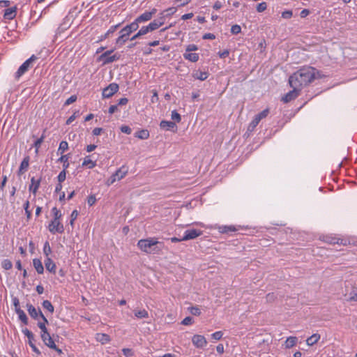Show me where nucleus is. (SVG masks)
Wrapping results in <instances>:
<instances>
[{
	"mask_svg": "<svg viewBox=\"0 0 357 357\" xmlns=\"http://www.w3.org/2000/svg\"><path fill=\"white\" fill-rule=\"evenodd\" d=\"M315 69L312 67H305L294 73L289 78L291 87H294L301 91L307 86L314 79Z\"/></svg>",
	"mask_w": 357,
	"mask_h": 357,
	"instance_id": "f257e3e1",
	"label": "nucleus"
},
{
	"mask_svg": "<svg viewBox=\"0 0 357 357\" xmlns=\"http://www.w3.org/2000/svg\"><path fill=\"white\" fill-rule=\"evenodd\" d=\"M162 245L163 243L154 237L140 239L137 242L139 249L147 254H159L162 249Z\"/></svg>",
	"mask_w": 357,
	"mask_h": 357,
	"instance_id": "f03ea898",
	"label": "nucleus"
},
{
	"mask_svg": "<svg viewBox=\"0 0 357 357\" xmlns=\"http://www.w3.org/2000/svg\"><path fill=\"white\" fill-rule=\"evenodd\" d=\"M137 29L138 26H136L133 22L125 26L119 31V36L116 39V45L119 47L123 46L128 40H130V34Z\"/></svg>",
	"mask_w": 357,
	"mask_h": 357,
	"instance_id": "7ed1b4c3",
	"label": "nucleus"
},
{
	"mask_svg": "<svg viewBox=\"0 0 357 357\" xmlns=\"http://www.w3.org/2000/svg\"><path fill=\"white\" fill-rule=\"evenodd\" d=\"M40 338L45 346L56 351L59 354H62V350L57 347L47 328L40 331Z\"/></svg>",
	"mask_w": 357,
	"mask_h": 357,
	"instance_id": "20e7f679",
	"label": "nucleus"
},
{
	"mask_svg": "<svg viewBox=\"0 0 357 357\" xmlns=\"http://www.w3.org/2000/svg\"><path fill=\"white\" fill-rule=\"evenodd\" d=\"M156 12L157 9L155 8H152L151 10L145 11L139 15L132 22L136 26L139 27L140 23L150 21Z\"/></svg>",
	"mask_w": 357,
	"mask_h": 357,
	"instance_id": "39448f33",
	"label": "nucleus"
},
{
	"mask_svg": "<svg viewBox=\"0 0 357 357\" xmlns=\"http://www.w3.org/2000/svg\"><path fill=\"white\" fill-rule=\"evenodd\" d=\"M48 229L52 234H62L64 231V227L60 222V219H53L49 223Z\"/></svg>",
	"mask_w": 357,
	"mask_h": 357,
	"instance_id": "423d86ee",
	"label": "nucleus"
},
{
	"mask_svg": "<svg viewBox=\"0 0 357 357\" xmlns=\"http://www.w3.org/2000/svg\"><path fill=\"white\" fill-rule=\"evenodd\" d=\"M37 59L35 55H32L30 58L26 60L18 68L16 72V77H20L24 75L30 68L31 63Z\"/></svg>",
	"mask_w": 357,
	"mask_h": 357,
	"instance_id": "0eeeda50",
	"label": "nucleus"
},
{
	"mask_svg": "<svg viewBox=\"0 0 357 357\" xmlns=\"http://www.w3.org/2000/svg\"><path fill=\"white\" fill-rule=\"evenodd\" d=\"M192 342L198 349H203L207 345L206 337L202 335H194L192 337Z\"/></svg>",
	"mask_w": 357,
	"mask_h": 357,
	"instance_id": "6e6552de",
	"label": "nucleus"
},
{
	"mask_svg": "<svg viewBox=\"0 0 357 357\" xmlns=\"http://www.w3.org/2000/svg\"><path fill=\"white\" fill-rule=\"evenodd\" d=\"M203 234L202 231L196 229H187L184 231L183 236L181 238V240L188 241L191 239H195L197 237L201 236Z\"/></svg>",
	"mask_w": 357,
	"mask_h": 357,
	"instance_id": "1a4fd4ad",
	"label": "nucleus"
},
{
	"mask_svg": "<svg viewBox=\"0 0 357 357\" xmlns=\"http://www.w3.org/2000/svg\"><path fill=\"white\" fill-rule=\"evenodd\" d=\"M119 90V85L116 83H112L102 91L103 98H109L112 97Z\"/></svg>",
	"mask_w": 357,
	"mask_h": 357,
	"instance_id": "9d476101",
	"label": "nucleus"
},
{
	"mask_svg": "<svg viewBox=\"0 0 357 357\" xmlns=\"http://www.w3.org/2000/svg\"><path fill=\"white\" fill-rule=\"evenodd\" d=\"M26 308L31 317L35 320H38V318L41 317V314H43L40 309H36L31 304H26Z\"/></svg>",
	"mask_w": 357,
	"mask_h": 357,
	"instance_id": "9b49d317",
	"label": "nucleus"
},
{
	"mask_svg": "<svg viewBox=\"0 0 357 357\" xmlns=\"http://www.w3.org/2000/svg\"><path fill=\"white\" fill-rule=\"evenodd\" d=\"M292 90L289 91L284 96L282 97V100L284 102H288L295 99L299 95L301 91L294 87H291Z\"/></svg>",
	"mask_w": 357,
	"mask_h": 357,
	"instance_id": "f8f14e48",
	"label": "nucleus"
},
{
	"mask_svg": "<svg viewBox=\"0 0 357 357\" xmlns=\"http://www.w3.org/2000/svg\"><path fill=\"white\" fill-rule=\"evenodd\" d=\"M92 155H86L84 158L82 166L88 169H93L97 165L96 160L91 159Z\"/></svg>",
	"mask_w": 357,
	"mask_h": 357,
	"instance_id": "ddd939ff",
	"label": "nucleus"
},
{
	"mask_svg": "<svg viewBox=\"0 0 357 357\" xmlns=\"http://www.w3.org/2000/svg\"><path fill=\"white\" fill-rule=\"evenodd\" d=\"M40 178L36 179L34 177H32L31 178V184L29 187V190L30 192H31L33 195H36L37 193V191L40 187Z\"/></svg>",
	"mask_w": 357,
	"mask_h": 357,
	"instance_id": "4468645a",
	"label": "nucleus"
},
{
	"mask_svg": "<svg viewBox=\"0 0 357 357\" xmlns=\"http://www.w3.org/2000/svg\"><path fill=\"white\" fill-rule=\"evenodd\" d=\"M160 128L165 130H174L176 129V125L174 122L170 121H162L160 123Z\"/></svg>",
	"mask_w": 357,
	"mask_h": 357,
	"instance_id": "2eb2a0df",
	"label": "nucleus"
},
{
	"mask_svg": "<svg viewBox=\"0 0 357 357\" xmlns=\"http://www.w3.org/2000/svg\"><path fill=\"white\" fill-rule=\"evenodd\" d=\"M44 263L47 271L52 273H56V264L52 261V259L50 257H46Z\"/></svg>",
	"mask_w": 357,
	"mask_h": 357,
	"instance_id": "dca6fc26",
	"label": "nucleus"
},
{
	"mask_svg": "<svg viewBox=\"0 0 357 357\" xmlns=\"http://www.w3.org/2000/svg\"><path fill=\"white\" fill-rule=\"evenodd\" d=\"M128 172V169L127 167L123 165L119 169H118L114 174H113L117 178L118 181L124 178Z\"/></svg>",
	"mask_w": 357,
	"mask_h": 357,
	"instance_id": "f3484780",
	"label": "nucleus"
},
{
	"mask_svg": "<svg viewBox=\"0 0 357 357\" xmlns=\"http://www.w3.org/2000/svg\"><path fill=\"white\" fill-rule=\"evenodd\" d=\"M16 15V7L8 8L5 10L3 17L6 20H13Z\"/></svg>",
	"mask_w": 357,
	"mask_h": 357,
	"instance_id": "a211bd4d",
	"label": "nucleus"
},
{
	"mask_svg": "<svg viewBox=\"0 0 357 357\" xmlns=\"http://www.w3.org/2000/svg\"><path fill=\"white\" fill-rule=\"evenodd\" d=\"M33 266L38 274H43L44 267L40 259L35 258L33 259Z\"/></svg>",
	"mask_w": 357,
	"mask_h": 357,
	"instance_id": "6ab92c4d",
	"label": "nucleus"
},
{
	"mask_svg": "<svg viewBox=\"0 0 357 357\" xmlns=\"http://www.w3.org/2000/svg\"><path fill=\"white\" fill-rule=\"evenodd\" d=\"M96 340L100 342L102 344L108 343L110 341V337L105 333H97L96 335Z\"/></svg>",
	"mask_w": 357,
	"mask_h": 357,
	"instance_id": "aec40b11",
	"label": "nucleus"
},
{
	"mask_svg": "<svg viewBox=\"0 0 357 357\" xmlns=\"http://www.w3.org/2000/svg\"><path fill=\"white\" fill-rule=\"evenodd\" d=\"M192 76L195 79L204 81L208 78V73L205 71L197 70L193 73Z\"/></svg>",
	"mask_w": 357,
	"mask_h": 357,
	"instance_id": "412c9836",
	"label": "nucleus"
},
{
	"mask_svg": "<svg viewBox=\"0 0 357 357\" xmlns=\"http://www.w3.org/2000/svg\"><path fill=\"white\" fill-rule=\"evenodd\" d=\"M36 321H38L37 326L40 329V331L47 328L46 325L48 324V321L44 314H41V317H40L38 320Z\"/></svg>",
	"mask_w": 357,
	"mask_h": 357,
	"instance_id": "4be33fe9",
	"label": "nucleus"
},
{
	"mask_svg": "<svg viewBox=\"0 0 357 357\" xmlns=\"http://www.w3.org/2000/svg\"><path fill=\"white\" fill-rule=\"evenodd\" d=\"M29 158L25 157L22 161L21 162L20 168H19V174H22L23 172H26L29 167Z\"/></svg>",
	"mask_w": 357,
	"mask_h": 357,
	"instance_id": "5701e85b",
	"label": "nucleus"
},
{
	"mask_svg": "<svg viewBox=\"0 0 357 357\" xmlns=\"http://www.w3.org/2000/svg\"><path fill=\"white\" fill-rule=\"evenodd\" d=\"M183 57L190 61L196 62L199 60V56L197 53L187 52L183 54Z\"/></svg>",
	"mask_w": 357,
	"mask_h": 357,
	"instance_id": "b1692460",
	"label": "nucleus"
},
{
	"mask_svg": "<svg viewBox=\"0 0 357 357\" xmlns=\"http://www.w3.org/2000/svg\"><path fill=\"white\" fill-rule=\"evenodd\" d=\"M15 312L18 315L19 319L24 324H28V318L25 312L22 309H15Z\"/></svg>",
	"mask_w": 357,
	"mask_h": 357,
	"instance_id": "393cba45",
	"label": "nucleus"
},
{
	"mask_svg": "<svg viewBox=\"0 0 357 357\" xmlns=\"http://www.w3.org/2000/svg\"><path fill=\"white\" fill-rule=\"evenodd\" d=\"M297 341H298V339L296 337L290 336L286 340V341L284 342V346L287 349L291 348L296 345Z\"/></svg>",
	"mask_w": 357,
	"mask_h": 357,
	"instance_id": "a878e982",
	"label": "nucleus"
},
{
	"mask_svg": "<svg viewBox=\"0 0 357 357\" xmlns=\"http://www.w3.org/2000/svg\"><path fill=\"white\" fill-rule=\"evenodd\" d=\"M319 339H320V335L317 333H314L306 340V343L307 345L312 346V345L314 344L315 343H317Z\"/></svg>",
	"mask_w": 357,
	"mask_h": 357,
	"instance_id": "bb28decb",
	"label": "nucleus"
},
{
	"mask_svg": "<svg viewBox=\"0 0 357 357\" xmlns=\"http://www.w3.org/2000/svg\"><path fill=\"white\" fill-rule=\"evenodd\" d=\"M134 313H135V316L137 319H143V318L149 317V313L144 309H142V310H135Z\"/></svg>",
	"mask_w": 357,
	"mask_h": 357,
	"instance_id": "cd10ccee",
	"label": "nucleus"
},
{
	"mask_svg": "<svg viewBox=\"0 0 357 357\" xmlns=\"http://www.w3.org/2000/svg\"><path fill=\"white\" fill-rule=\"evenodd\" d=\"M68 144L66 141H61L59 144V146L57 151V153L63 155V153L68 150Z\"/></svg>",
	"mask_w": 357,
	"mask_h": 357,
	"instance_id": "c85d7f7f",
	"label": "nucleus"
},
{
	"mask_svg": "<svg viewBox=\"0 0 357 357\" xmlns=\"http://www.w3.org/2000/svg\"><path fill=\"white\" fill-rule=\"evenodd\" d=\"M348 301H357V284L352 287V289L349 293Z\"/></svg>",
	"mask_w": 357,
	"mask_h": 357,
	"instance_id": "c756f323",
	"label": "nucleus"
},
{
	"mask_svg": "<svg viewBox=\"0 0 357 357\" xmlns=\"http://www.w3.org/2000/svg\"><path fill=\"white\" fill-rule=\"evenodd\" d=\"M135 136L142 139H148L149 137V132L147 130H142L137 132Z\"/></svg>",
	"mask_w": 357,
	"mask_h": 357,
	"instance_id": "7c9ffc66",
	"label": "nucleus"
},
{
	"mask_svg": "<svg viewBox=\"0 0 357 357\" xmlns=\"http://www.w3.org/2000/svg\"><path fill=\"white\" fill-rule=\"evenodd\" d=\"M22 333L26 337H27V338L29 340V344H30L31 342H33L34 335L31 331H30L27 328H25V329L22 330Z\"/></svg>",
	"mask_w": 357,
	"mask_h": 357,
	"instance_id": "2f4dec72",
	"label": "nucleus"
},
{
	"mask_svg": "<svg viewBox=\"0 0 357 357\" xmlns=\"http://www.w3.org/2000/svg\"><path fill=\"white\" fill-rule=\"evenodd\" d=\"M43 307L46 309L47 311H49L50 313H53L54 308L52 304L50 301L48 300H45L42 303Z\"/></svg>",
	"mask_w": 357,
	"mask_h": 357,
	"instance_id": "473e14b6",
	"label": "nucleus"
},
{
	"mask_svg": "<svg viewBox=\"0 0 357 357\" xmlns=\"http://www.w3.org/2000/svg\"><path fill=\"white\" fill-rule=\"evenodd\" d=\"M68 159H69L68 155H61V156L59 159V161L63 163V169H67L69 167Z\"/></svg>",
	"mask_w": 357,
	"mask_h": 357,
	"instance_id": "72a5a7b5",
	"label": "nucleus"
},
{
	"mask_svg": "<svg viewBox=\"0 0 357 357\" xmlns=\"http://www.w3.org/2000/svg\"><path fill=\"white\" fill-rule=\"evenodd\" d=\"M45 136L44 134L42 135V136L38 138L33 144V146L36 149L35 150V152L36 153H38V149H40V146H41V144L43 143L44 139H45Z\"/></svg>",
	"mask_w": 357,
	"mask_h": 357,
	"instance_id": "f704fd0d",
	"label": "nucleus"
},
{
	"mask_svg": "<svg viewBox=\"0 0 357 357\" xmlns=\"http://www.w3.org/2000/svg\"><path fill=\"white\" fill-rule=\"evenodd\" d=\"M260 121L255 116L248 127V131L252 132Z\"/></svg>",
	"mask_w": 357,
	"mask_h": 357,
	"instance_id": "c9c22d12",
	"label": "nucleus"
},
{
	"mask_svg": "<svg viewBox=\"0 0 357 357\" xmlns=\"http://www.w3.org/2000/svg\"><path fill=\"white\" fill-rule=\"evenodd\" d=\"M148 25L152 32V31L159 29L161 26V23H158V21H156L155 20H153Z\"/></svg>",
	"mask_w": 357,
	"mask_h": 357,
	"instance_id": "e433bc0d",
	"label": "nucleus"
},
{
	"mask_svg": "<svg viewBox=\"0 0 357 357\" xmlns=\"http://www.w3.org/2000/svg\"><path fill=\"white\" fill-rule=\"evenodd\" d=\"M121 24H117L109 27L107 31L105 33V38H108L111 34L114 33L116 29L120 26Z\"/></svg>",
	"mask_w": 357,
	"mask_h": 357,
	"instance_id": "4c0bfd02",
	"label": "nucleus"
},
{
	"mask_svg": "<svg viewBox=\"0 0 357 357\" xmlns=\"http://www.w3.org/2000/svg\"><path fill=\"white\" fill-rule=\"evenodd\" d=\"M237 229L234 226H224L220 227V231L222 233H228L231 231H235Z\"/></svg>",
	"mask_w": 357,
	"mask_h": 357,
	"instance_id": "58836bf2",
	"label": "nucleus"
},
{
	"mask_svg": "<svg viewBox=\"0 0 357 357\" xmlns=\"http://www.w3.org/2000/svg\"><path fill=\"white\" fill-rule=\"evenodd\" d=\"M52 252V249L50 248V243L48 241H46L43 246V253L46 256V257H50L49 255Z\"/></svg>",
	"mask_w": 357,
	"mask_h": 357,
	"instance_id": "ea45409f",
	"label": "nucleus"
},
{
	"mask_svg": "<svg viewBox=\"0 0 357 357\" xmlns=\"http://www.w3.org/2000/svg\"><path fill=\"white\" fill-rule=\"evenodd\" d=\"M78 215H79V212L77 210H73L72 211L71 215H70V224L72 227H73L74 222L77 218Z\"/></svg>",
	"mask_w": 357,
	"mask_h": 357,
	"instance_id": "a19ab883",
	"label": "nucleus"
},
{
	"mask_svg": "<svg viewBox=\"0 0 357 357\" xmlns=\"http://www.w3.org/2000/svg\"><path fill=\"white\" fill-rule=\"evenodd\" d=\"M268 113H269L268 109H266L263 110L262 112H261L260 113H259L258 114H257L255 116V117L260 121L261 119L266 117L268 116Z\"/></svg>",
	"mask_w": 357,
	"mask_h": 357,
	"instance_id": "79ce46f5",
	"label": "nucleus"
},
{
	"mask_svg": "<svg viewBox=\"0 0 357 357\" xmlns=\"http://www.w3.org/2000/svg\"><path fill=\"white\" fill-rule=\"evenodd\" d=\"M171 118L177 123H179L181 120V115L176 110L172 112Z\"/></svg>",
	"mask_w": 357,
	"mask_h": 357,
	"instance_id": "37998d69",
	"label": "nucleus"
},
{
	"mask_svg": "<svg viewBox=\"0 0 357 357\" xmlns=\"http://www.w3.org/2000/svg\"><path fill=\"white\" fill-rule=\"evenodd\" d=\"M139 33L141 34V36H144L147 34L148 33L151 32L149 25L143 26L139 29Z\"/></svg>",
	"mask_w": 357,
	"mask_h": 357,
	"instance_id": "c03bdc74",
	"label": "nucleus"
},
{
	"mask_svg": "<svg viewBox=\"0 0 357 357\" xmlns=\"http://www.w3.org/2000/svg\"><path fill=\"white\" fill-rule=\"evenodd\" d=\"M188 311L192 315L199 316L201 314V310L197 307H188Z\"/></svg>",
	"mask_w": 357,
	"mask_h": 357,
	"instance_id": "a18cd8bd",
	"label": "nucleus"
},
{
	"mask_svg": "<svg viewBox=\"0 0 357 357\" xmlns=\"http://www.w3.org/2000/svg\"><path fill=\"white\" fill-rule=\"evenodd\" d=\"M66 169H63L61 172H60V173L59 174V175L57 176L58 181L59 183H62L63 181H64L66 180Z\"/></svg>",
	"mask_w": 357,
	"mask_h": 357,
	"instance_id": "49530a36",
	"label": "nucleus"
},
{
	"mask_svg": "<svg viewBox=\"0 0 357 357\" xmlns=\"http://www.w3.org/2000/svg\"><path fill=\"white\" fill-rule=\"evenodd\" d=\"M52 212L54 215L53 219H61V218L62 214H61V211L57 209L56 207L52 208Z\"/></svg>",
	"mask_w": 357,
	"mask_h": 357,
	"instance_id": "de8ad7c7",
	"label": "nucleus"
},
{
	"mask_svg": "<svg viewBox=\"0 0 357 357\" xmlns=\"http://www.w3.org/2000/svg\"><path fill=\"white\" fill-rule=\"evenodd\" d=\"M12 266H13L12 262L9 259H4L2 261V267L5 270H9L12 268Z\"/></svg>",
	"mask_w": 357,
	"mask_h": 357,
	"instance_id": "09e8293b",
	"label": "nucleus"
},
{
	"mask_svg": "<svg viewBox=\"0 0 357 357\" xmlns=\"http://www.w3.org/2000/svg\"><path fill=\"white\" fill-rule=\"evenodd\" d=\"M167 17V15L165 14V12H161L159 15V17L158 19H155L156 21H158V23H161V26L164 24L165 18Z\"/></svg>",
	"mask_w": 357,
	"mask_h": 357,
	"instance_id": "8fccbe9b",
	"label": "nucleus"
},
{
	"mask_svg": "<svg viewBox=\"0 0 357 357\" xmlns=\"http://www.w3.org/2000/svg\"><path fill=\"white\" fill-rule=\"evenodd\" d=\"M177 9L175 7H171L166 10H162V12H165V15H167V17H170L173 14H174L176 12Z\"/></svg>",
	"mask_w": 357,
	"mask_h": 357,
	"instance_id": "3c124183",
	"label": "nucleus"
},
{
	"mask_svg": "<svg viewBox=\"0 0 357 357\" xmlns=\"http://www.w3.org/2000/svg\"><path fill=\"white\" fill-rule=\"evenodd\" d=\"M267 8V4L266 2H261L259 3L257 6V10L259 13L264 12Z\"/></svg>",
	"mask_w": 357,
	"mask_h": 357,
	"instance_id": "603ef678",
	"label": "nucleus"
},
{
	"mask_svg": "<svg viewBox=\"0 0 357 357\" xmlns=\"http://www.w3.org/2000/svg\"><path fill=\"white\" fill-rule=\"evenodd\" d=\"M96 198L94 195H91L90 196L88 197L87 204H89V206H91L94 205L96 204Z\"/></svg>",
	"mask_w": 357,
	"mask_h": 357,
	"instance_id": "864d4df0",
	"label": "nucleus"
},
{
	"mask_svg": "<svg viewBox=\"0 0 357 357\" xmlns=\"http://www.w3.org/2000/svg\"><path fill=\"white\" fill-rule=\"evenodd\" d=\"M223 333L220 331H216L211 334V337L213 339L215 340H219L222 337Z\"/></svg>",
	"mask_w": 357,
	"mask_h": 357,
	"instance_id": "5fc2aeb1",
	"label": "nucleus"
},
{
	"mask_svg": "<svg viewBox=\"0 0 357 357\" xmlns=\"http://www.w3.org/2000/svg\"><path fill=\"white\" fill-rule=\"evenodd\" d=\"M241 31V27L238 24H234L231 28V32L233 34H238Z\"/></svg>",
	"mask_w": 357,
	"mask_h": 357,
	"instance_id": "6e6d98bb",
	"label": "nucleus"
},
{
	"mask_svg": "<svg viewBox=\"0 0 357 357\" xmlns=\"http://www.w3.org/2000/svg\"><path fill=\"white\" fill-rule=\"evenodd\" d=\"M77 100V96L75 95H73L71 96L70 97H69L65 102L64 105H69L72 103H73L74 102H75Z\"/></svg>",
	"mask_w": 357,
	"mask_h": 357,
	"instance_id": "4d7b16f0",
	"label": "nucleus"
},
{
	"mask_svg": "<svg viewBox=\"0 0 357 357\" xmlns=\"http://www.w3.org/2000/svg\"><path fill=\"white\" fill-rule=\"evenodd\" d=\"M181 324L185 326H188L192 324V318L190 317H187L183 319Z\"/></svg>",
	"mask_w": 357,
	"mask_h": 357,
	"instance_id": "13d9d810",
	"label": "nucleus"
},
{
	"mask_svg": "<svg viewBox=\"0 0 357 357\" xmlns=\"http://www.w3.org/2000/svg\"><path fill=\"white\" fill-rule=\"evenodd\" d=\"M122 352L126 357H130L133 355V352L130 349L124 348L122 349Z\"/></svg>",
	"mask_w": 357,
	"mask_h": 357,
	"instance_id": "bf43d9fd",
	"label": "nucleus"
},
{
	"mask_svg": "<svg viewBox=\"0 0 357 357\" xmlns=\"http://www.w3.org/2000/svg\"><path fill=\"white\" fill-rule=\"evenodd\" d=\"M121 131L122 132H123V133H126V134L129 135V134H130V133H131L132 130H131V128H130L129 126H122L121 127Z\"/></svg>",
	"mask_w": 357,
	"mask_h": 357,
	"instance_id": "052dcab7",
	"label": "nucleus"
},
{
	"mask_svg": "<svg viewBox=\"0 0 357 357\" xmlns=\"http://www.w3.org/2000/svg\"><path fill=\"white\" fill-rule=\"evenodd\" d=\"M292 12L291 10H286L282 12V17L284 19H289L292 17Z\"/></svg>",
	"mask_w": 357,
	"mask_h": 357,
	"instance_id": "680f3d73",
	"label": "nucleus"
},
{
	"mask_svg": "<svg viewBox=\"0 0 357 357\" xmlns=\"http://www.w3.org/2000/svg\"><path fill=\"white\" fill-rule=\"evenodd\" d=\"M198 50V47L195 44H191V45H189L187 46L186 47V51L187 52H192V51H196Z\"/></svg>",
	"mask_w": 357,
	"mask_h": 357,
	"instance_id": "e2e57ef3",
	"label": "nucleus"
},
{
	"mask_svg": "<svg viewBox=\"0 0 357 357\" xmlns=\"http://www.w3.org/2000/svg\"><path fill=\"white\" fill-rule=\"evenodd\" d=\"M218 54V56H220V58L225 59L229 56V51L228 50H225L222 52H219Z\"/></svg>",
	"mask_w": 357,
	"mask_h": 357,
	"instance_id": "0e129e2a",
	"label": "nucleus"
},
{
	"mask_svg": "<svg viewBox=\"0 0 357 357\" xmlns=\"http://www.w3.org/2000/svg\"><path fill=\"white\" fill-rule=\"evenodd\" d=\"M29 346L31 347L32 351L37 355H40L41 354V352L37 348V347L35 345V344L33 342H31V344H29Z\"/></svg>",
	"mask_w": 357,
	"mask_h": 357,
	"instance_id": "69168bd1",
	"label": "nucleus"
},
{
	"mask_svg": "<svg viewBox=\"0 0 357 357\" xmlns=\"http://www.w3.org/2000/svg\"><path fill=\"white\" fill-rule=\"evenodd\" d=\"M192 0H175V3H178V6H184L188 4Z\"/></svg>",
	"mask_w": 357,
	"mask_h": 357,
	"instance_id": "338daca9",
	"label": "nucleus"
},
{
	"mask_svg": "<svg viewBox=\"0 0 357 357\" xmlns=\"http://www.w3.org/2000/svg\"><path fill=\"white\" fill-rule=\"evenodd\" d=\"M117 180L116 177L112 174L110 178L107 180V185H110L112 184H113L114 182H116Z\"/></svg>",
	"mask_w": 357,
	"mask_h": 357,
	"instance_id": "774afa93",
	"label": "nucleus"
}]
</instances>
